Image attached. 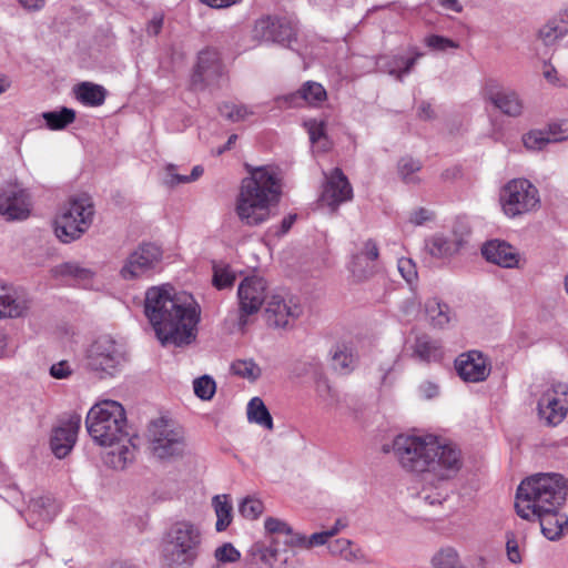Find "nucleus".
<instances>
[{
    "mask_svg": "<svg viewBox=\"0 0 568 568\" xmlns=\"http://www.w3.org/2000/svg\"><path fill=\"white\" fill-rule=\"evenodd\" d=\"M144 313L163 345H189L196 337L201 310L190 295L172 294L166 286L150 287Z\"/></svg>",
    "mask_w": 568,
    "mask_h": 568,
    "instance_id": "nucleus-1",
    "label": "nucleus"
},
{
    "mask_svg": "<svg viewBox=\"0 0 568 568\" xmlns=\"http://www.w3.org/2000/svg\"><path fill=\"white\" fill-rule=\"evenodd\" d=\"M392 447L399 466L414 475H432L438 480H447L462 467L460 450L430 434L397 435Z\"/></svg>",
    "mask_w": 568,
    "mask_h": 568,
    "instance_id": "nucleus-2",
    "label": "nucleus"
},
{
    "mask_svg": "<svg viewBox=\"0 0 568 568\" xmlns=\"http://www.w3.org/2000/svg\"><path fill=\"white\" fill-rule=\"evenodd\" d=\"M85 426L97 444L113 447L105 456V464L123 469L134 459L135 445L128 432L125 409L119 402L105 399L93 405Z\"/></svg>",
    "mask_w": 568,
    "mask_h": 568,
    "instance_id": "nucleus-3",
    "label": "nucleus"
},
{
    "mask_svg": "<svg viewBox=\"0 0 568 568\" xmlns=\"http://www.w3.org/2000/svg\"><path fill=\"white\" fill-rule=\"evenodd\" d=\"M280 195L281 183L275 171L256 168L242 180L235 212L243 224L260 225L268 220L270 206L278 202Z\"/></svg>",
    "mask_w": 568,
    "mask_h": 568,
    "instance_id": "nucleus-4",
    "label": "nucleus"
},
{
    "mask_svg": "<svg viewBox=\"0 0 568 568\" xmlns=\"http://www.w3.org/2000/svg\"><path fill=\"white\" fill-rule=\"evenodd\" d=\"M568 494L567 479L556 473L537 474L520 483L516 493L517 515L526 520H535L538 511L559 509Z\"/></svg>",
    "mask_w": 568,
    "mask_h": 568,
    "instance_id": "nucleus-5",
    "label": "nucleus"
},
{
    "mask_svg": "<svg viewBox=\"0 0 568 568\" xmlns=\"http://www.w3.org/2000/svg\"><path fill=\"white\" fill-rule=\"evenodd\" d=\"M202 545V531L190 520H179L170 526L162 539L161 559L168 568H191Z\"/></svg>",
    "mask_w": 568,
    "mask_h": 568,
    "instance_id": "nucleus-6",
    "label": "nucleus"
},
{
    "mask_svg": "<svg viewBox=\"0 0 568 568\" xmlns=\"http://www.w3.org/2000/svg\"><path fill=\"white\" fill-rule=\"evenodd\" d=\"M94 216L92 199L87 194L70 199L54 219V234L62 243L79 240L91 226Z\"/></svg>",
    "mask_w": 568,
    "mask_h": 568,
    "instance_id": "nucleus-7",
    "label": "nucleus"
},
{
    "mask_svg": "<svg viewBox=\"0 0 568 568\" xmlns=\"http://www.w3.org/2000/svg\"><path fill=\"white\" fill-rule=\"evenodd\" d=\"M264 528L273 538L271 546L258 549L260 559L270 568H280L287 560L286 550L281 551L280 542L282 541L286 547L293 548L294 545L303 544L304 535L295 532L286 521L274 517L265 519Z\"/></svg>",
    "mask_w": 568,
    "mask_h": 568,
    "instance_id": "nucleus-8",
    "label": "nucleus"
},
{
    "mask_svg": "<svg viewBox=\"0 0 568 568\" xmlns=\"http://www.w3.org/2000/svg\"><path fill=\"white\" fill-rule=\"evenodd\" d=\"M503 212L508 217H517L532 211L540 205L537 187L526 179L509 181L500 192Z\"/></svg>",
    "mask_w": 568,
    "mask_h": 568,
    "instance_id": "nucleus-9",
    "label": "nucleus"
},
{
    "mask_svg": "<svg viewBox=\"0 0 568 568\" xmlns=\"http://www.w3.org/2000/svg\"><path fill=\"white\" fill-rule=\"evenodd\" d=\"M125 362L123 346L109 335L97 338L87 352L89 369L100 374V377L114 376Z\"/></svg>",
    "mask_w": 568,
    "mask_h": 568,
    "instance_id": "nucleus-10",
    "label": "nucleus"
},
{
    "mask_svg": "<svg viewBox=\"0 0 568 568\" xmlns=\"http://www.w3.org/2000/svg\"><path fill=\"white\" fill-rule=\"evenodd\" d=\"M148 437L152 453L158 458H169L182 454L184 449L183 433L169 420L159 418L150 423Z\"/></svg>",
    "mask_w": 568,
    "mask_h": 568,
    "instance_id": "nucleus-11",
    "label": "nucleus"
},
{
    "mask_svg": "<svg viewBox=\"0 0 568 568\" xmlns=\"http://www.w3.org/2000/svg\"><path fill=\"white\" fill-rule=\"evenodd\" d=\"M224 74L225 69L219 52L213 49L202 50L191 77V87L195 91L219 88Z\"/></svg>",
    "mask_w": 568,
    "mask_h": 568,
    "instance_id": "nucleus-12",
    "label": "nucleus"
},
{
    "mask_svg": "<svg viewBox=\"0 0 568 568\" xmlns=\"http://www.w3.org/2000/svg\"><path fill=\"white\" fill-rule=\"evenodd\" d=\"M266 281L258 276L245 277L239 285V316L237 326L244 331L247 325V317L257 313L266 300Z\"/></svg>",
    "mask_w": 568,
    "mask_h": 568,
    "instance_id": "nucleus-13",
    "label": "nucleus"
},
{
    "mask_svg": "<svg viewBox=\"0 0 568 568\" xmlns=\"http://www.w3.org/2000/svg\"><path fill=\"white\" fill-rule=\"evenodd\" d=\"M162 250L153 243H143L125 260L120 274L124 280L149 276L160 264Z\"/></svg>",
    "mask_w": 568,
    "mask_h": 568,
    "instance_id": "nucleus-14",
    "label": "nucleus"
},
{
    "mask_svg": "<svg viewBox=\"0 0 568 568\" xmlns=\"http://www.w3.org/2000/svg\"><path fill=\"white\" fill-rule=\"evenodd\" d=\"M537 410L545 425H559L568 412V385L557 383L546 389L538 400Z\"/></svg>",
    "mask_w": 568,
    "mask_h": 568,
    "instance_id": "nucleus-15",
    "label": "nucleus"
},
{
    "mask_svg": "<svg viewBox=\"0 0 568 568\" xmlns=\"http://www.w3.org/2000/svg\"><path fill=\"white\" fill-rule=\"evenodd\" d=\"M303 308L297 297L290 294H273L266 302V321L271 326L284 328L294 323Z\"/></svg>",
    "mask_w": 568,
    "mask_h": 568,
    "instance_id": "nucleus-16",
    "label": "nucleus"
},
{
    "mask_svg": "<svg viewBox=\"0 0 568 568\" xmlns=\"http://www.w3.org/2000/svg\"><path fill=\"white\" fill-rule=\"evenodd\" d=\"M31 212L29 193L18 184H6L0 187V215L6 221L26 220Z\"/></svg>",
    "mask_w": 568,
    "mask_h": 568,
    "instance_id": "nucleus-17",
    "label": "nucleus"
},
{
    "mask_svg": "<svg viewBox=\"0 0 568 568\" xmlns=\"http://www.w3.org/2000/svg\"><path fill=\"white\" fill-rule=\"evenodd\" d=\"M81 426V416L72 413L52 429L50 447L58 458H64L73 448Z\"/></svg>",
    "mask_w": 568,
    "mask_h": 568,
    "instance_id": "nucleus-18",
    "label": "nucleus"
},
{
    "mask_svg": "<svg viewBox=\"0 0 568 568\" xmlns=\"http://www.w3.org/2000/svg\"><path fill=\"white\" fill-rule=\"evenodd\" d=\"M255 39L265 42L291 43L295 39L292 23L285 18L266 16L256 20L253 29Z\"/></svg>",
    "mask_w": 568,
    "mask_h": 568,
    "instance_id": "nucleus-19",
    "label": "nucleus"
},
{
    "mask_svg": "<svg viewBox=\"0 0 568 568\" xmlns=\"http://www.w3.org/2000/svg\"><path fill=\"white\" fill-rule=\"evenodd\" d=\"M455 368L465 382L479 383L490 374L488 359L477 351L460 354L455 361Z\"/></svg>",
    "mask_w": 568,
    "mask_h": 568,
    "instance_id": "nucleus-20",
    "label": "nucleus"
},
{
    "mask_svg": "<svg viewBox=\"0 0 568 568\" xmlns=\"http://www.w3.org/2000/svg\"><path fill=\"white\" fill-rule=\"evenodd\" d=\"M353 197V187L338 168L334 169L328 176L322 193V201L327 204L332 210H336L342 203H345Z\"/></svg>",
    "mask_w": 568,
    "mask_h": 568,
    "instance_id": "nucleus-21",
    "label": "nucleus"
},
{
    "mask_svg": "<svg viewBox=\"0 0 568 568\" xmlns=\"http://www.w3.org/2000/svg\"><path fill=\"white\" fill-rule=\"evenodd\" d=\"M465 243V237L456 232L449 234L439 233L426 241V248L432 256L445 260L459 253Z\"/></svg>",
    "mask_w": 568,
    "mask_h": 568,
    "instance_id": "nucleus-22",
    "label": "nucleus"
},
{
    "mask_svg": "<svg viewBox=\"0 0 568 568\" xmlns=\"http://www.w3.org/2000/svg\"><path fill=\"white\" fill-rule=\"evenodd\" d=\"M483 256L498 266L511 268L518 266L519 254L509 243L500 240H491L481 247Z\"/></svg>",
    "mask_w": 568,
    "mask_h": 568,
    "instance_id": "nucleus-23",
    "label": "nucleus"
},
{
    "mask_svg": "<svg viewBox=\"0 0 568 568\" xmlns=\"http://www.w3.org/2000/svg\"><path fill=\"white\" fill-rule=\"evenodd\" d=\"M326 98V90L321 83L306 81L296 92L290 93L281 100L290 108H298L304 104L316 106Z\"/></svg>",
    "mask_w": 568,
    "mask_h": 568,
    "instance_id": "nucleus-24",
    "label": "nucleus"
},
{
    "mask_svg": "<svg viewBox=\"0 0 568 568\" xmlns=\"http://www.w3.org/2000/svg\"><path fill=\"white\" fill-rule=\"evenodd\" d=\"M568 34V8L560 10L538 30V39L545 45H552Z\"/></svg>",
    "mask_w": 568,
    "mask_h": 568,
    "instance_id": "nucleus-25",
    "label": "nucleus"
},
{
    "mask_svg": "<svg viewBox=\"0 0 568 568\" xmlns=\"http://www.w3.org/2000/svg\"><path fill=\"white\" fill-rule=\"evenodd\" d=\"M535 519L539 520L541 532L549 540L561 538L568 528V516L559 509L538 511Z\"/></svg>",
    "mask_w": 568,
    "mask_h": 568,
    "instance_id": "nucleus-26",
    "label": "nucleus"
},
{
    "mask_svg": "<svg viewBox=\"0 0 568 568\" xmlns=\"http://www.w3.org/2000/svg\"><path fill=\"white\" fill-rule=\"evenodd\" d=\"M487 99L504 114L508 116L517 118L521 115L524 110V103L517 92L503 89L494 91L489 89L487 91Z\"/></svg>",
    "mask_w": 568,
    "mask_h": 568,
    "instance_id": "nucleus-27",
    "label": "nucleus"
},
{
    "mask_svg": "<svg viewBox=\"0 0 568 568\" xmlns=\"http://www.w3.org/2000/svg\"><path fill=\"white\" fill-rule=\"evenodd\" d=\"M412 349L415 359L427 364L439 362L444 357L442 343L425 334L415 338Z\"/></svg>",
    "mask_w": 568,
    "mask_h": 568,
    "instance_id": "nucleus-28",
    "label": "nucleus"
},
{
    "mask_svg": "<svg viewBox=\"0 0 568 568\" xmlns=\"http://www.w3.org/2000/svg\"><path fill=\"white\" fill-rule=\"evenodd\" d=\"M419 57H422V53H416L410 58L399 54L382 57L378 59L377 65L382 71L396 77L399 81H403V78L412 71Z\"/></svg>",
    "mask_w": 568,
    "mask_h": 568,
    "instance_id": "nucleus-29",
    "label": "nucleus"
},
{
    "mask_svg": "<svg viewBox=\"0 0 568 568\" xmlns=\"http://www.w3.org/2000/svg\"><path fill=\"white\" fill-rule=\"evenodd\" d=\"M425 314L429 324L437 328L446 327L455 316L450 307L437 298H429L425 303Z\"/></svg>",
    "mask_w": 568,
    "mask_h": 568,
    "instance_id": "nucleus-30",
    "label": "nucleus"
},
{
    "mask_svg": "<svg viewBox=\"0 0 568 568\" xmlns=\"http://www.w3.org/2000/svg\"><path fill=\"white\" fill-rule=\"evenodd\" d=\"M77 99L84 105L99 106L104 103L106 90L91 82H82L74 89Z\"/></svg>",
    "mask_w": 568,
    "mask_h": 568,
    "instance_id": "nucleus-31",
    "label": "nucleus"
},
{
    "mask_svg": "<svg viewBox=\"0 0 568 568\" xmlns=\"http://www.w3.org/2000/svg\"><path fill=\"white\" fill-rule=\"evenodd\" d=\"M26 310L23 300L18 298L9 288L0 286V318L19 317Z\"/></svg>",
    "mask_w": 568,
    "mask_h": 568,
    "instance_id": "nucleus-32",
    "label": "nucleus"
},
{
    "mask_svg": "<svg viewBox=\"0 0 568 568\" xmlns=\"http://www.w3.org/2000/svg\"><path fill=\"white\" fill-rule=\"evenodd\" d=\"M247 419L266 429H273V418L266 408L264 402L260 397H253L246 408Z\"/></svg>",
    "mask_w": 568,
    "mask_h": 568,
    "instance_id": "nucleus-33",
    "label": "nucleus"
},
{
    "mask_svg": "<svg viewBox=\"0 0 568 568\" xmlns=\"http://www.w3.org/2000/svg\"><path fill=\"white\" fill-rule=\"evenodd\" d=\"M48 129L52 131L63 130L75 120V112L69 108H61L59 111L42 113Z\"/></svg>",
    "mask_w": 568,
    "mask_h": 568,
    "instance_id": "nucleus-34",
    "label": "nucleus"
},
{
    "mask_svg": "<svg viewBox=\"0 0 568 568\" xmlns=\"http://www.w3.org/2000/svg\"><path fill=\"white\" fill-rule=\"evenodd\" d=\"M59 513V507L54 499L49 496H42L33 499L29 506V514L37 515L42 521H51Z\"/></svg>",
    "mask_w": 568,
    "mask_h": 568,
    "instance_id": "nucleus-35",
    "label": "nucleus"
},
{
    "mask_svg": "<svg viewBox=\"0 0 568 568\" xmlns=\"http://www.w3.org/2000/svg\"><path fill=\"white\" fill-rule=\"evenodd\" d=\"M212 504L216 515L215 528L217 531H223L232 521V504L229 501L226 495L213 497Z\"/></svg>",
    "mask_w": 568,
    "mask_h": 568,
    "instance_id": "nucleus-36",
    "label": "nucleus"
},
{
    "mask_svg": "<svg viewBox=\"0 0 568 568\" xmlns=\"http://www.w3.org/2000/svg\"><path fill=\"white\" fill-rule=\"evenodd\" d=\"M378 256L379 250L377 243L372 239L364 241L358 252L353 255V271L362 267L364 262H366L367 265L368 263L375 262Z\"/></svg>",
    "mask_w": 568,
    "mask_h": 568,
    "instance_id": "nucleus-37",
    "label": "nucleus"
},
{
    "mask_svg": "<svg viewBox=\"0 0 568 568\" xmlns=\"http://www.w3.org/2000/svg\"><path fill=\"white\" fill-rule=\"evenodd\" d=\"M422 169V162L412 156H403L397 164V171L400 179L407 184H416L419 182L417 173Z\"/></svg>",
    "mask_w": 568,
    "mask_h": 568,
    "instance_id": "nucleus-38",
    "label": "nucleus"
},
{
    "mask_svg": "<svg viewBox=\"0 0 568 568\" xmlns=\"http://www.w3.org/2000/svg\"><path fill=\"white\" fill-rule=\"evenodd\" d=\"M523 142L529 150H542L548 143L560 142V138L547 133V130H531L524 135Z\"/></svg>",
    "mask_w": 568,
    "mask_h": 568,
    "instance_id": "nucleus-39",
    "label": "nucleus"
},
{
    "mask_svg": "<svg viewBox=\"0 0 568 568\" xmlns=\"http://www.w3.org/2000/svg\"><path fill=\"white\" fill-rule=\"evenodd\" d=\"M432 564L434 568H462L460 558L458 551L454 547H444L438 550L433 559Z\"/></svg>",
    "mask_w": 568,
    "mask_h": 568,
    "instance_id": "nucleus-40",
    "label": "nucleus"
},
{
    "mask_svg": "<svg viewBox=\"0 0 568 568\" xmlns=\"http://www.w3.org/2000/svg\"><path fill=\"white\" fill-rule=\"evenodd\" d=\"M356 361V356L352 348L347 346H337L332 355V365L334 369L341 373L349 372Z\"/></svg>",
    "mask_w": 568,
    "mask_h": 568,
    "instance_id": "nucleus-41",
    "label": "nucleus"
},
{
    "mask_svg": "<svg viewBox=\"0 0 568 568\" xmlns=\"http://www.w3.org/2000/svg\"><path fill=\"white\" fill-rule=\"evenodd\" d=\"M219 112L222 116L232 122L243 121L247 116L254 114V110L252 108L234 102L222 103L219 106Z\"/></svg>",
    "mask_w": 568,
    "mask_h": 568,
    "instance_id": "nucleus-42",
    "label": "nucleus"
},
{
    "mask_svg": "<svg viewBox=\"0 0 568 568\" xmlns=\"http://www.w3.org/2000/svg\"><path fill=\"white\" fill-rule=\"evenodd\" d=\"M231 371L234 375L256 381L261 376V368L253 359H237L232 363Z\"/></svg>",
    "mask_w": 568,
    "mask_h": 568,
    "instance_id": "nucleus-43",
    "label": "nucleus"
},
{
    "mask_svg": "<svg viewBox=\"0 0 568 568\" xmlns=\"http://www.w3.org/2000/svg\"><path fill=\"white\" fill-rule=\"evenodd\" d=\"M176 166L173 164H169L166 166V175L169 178L168 183L172 186L181 184V183H190L196 181L204 172L201 165H195L190 175H180L175 173Z\"/></svg>",
    "mask_w": 568,
    "mask_h": 568,
    "instance_id": "nucleus-44",
    "label": "nucleus"
},
{
    "mask_svg": "<svg viewBox=\"0 0 568 568\" xmlns=\"http://www.w3.org/2000/svg\"><path fill=\"white\" fill-rule=\"evenodd\" d=\"M193 388L199 398L209 400L215 394L216 385L211 376L204 375L194 379Z\"/></svg>",
    "mask_w": 568,
    "mask_h": 568,
    "instance_id": "nucleus-45",
    "label": "nucleus"
},
{
    "mask_svg": "<svg viewBox=\"0 0 568 568\" xmlns=\"http://www.w3.org/2000/svg\"><path fill=\"white\" fill-rule=\"evenodd\" d=\"M214 558L221 565L234 564L240 560L241 552L231 542H225L215 549Z\"/></svg>",
    "mask_w": 568,
    "mask_h": 568,
    "instance_id": "nucleus-46",
    "label": "nucleus"
},
{
    "mask_svg": "<svg viewBox=\"0 0 568 568\" xmlns=\"http://www.w3.org/2000/svg\"><path fill=\"white\" fill-rule=\"evenodd\" d=\"M337 532H338V528L333 527L328 530L314 532L310 536L308 539L304 536L303 544L294 545L293 548H307L308 549L314 546L325 545V544H327L328 539L332 538L333 536H335Z\"/></svg>",
    "mask_w": 568,
    "mask_h": 568,
    "instance_id": "nucleus-47",
    "label": "nucleus"
},
{
    "mask_svg": "<svg viewBox=\"0 0 568 568\" xmlns=\"http://www.w3.org/2000/svg\"><path fill=\"white\" fill-rule=\"evenodd\" d=\"M241 515L248 519H256L264 511L263 503L253 497H246L239 506Z\"/></svg>",
    "mask_w": 568,
    "mask_h": 568,
    "instance_id": "nucleus-48",
    "label": "nucleus"
},
{
    "mask_svg": "<svg viewBox=\"0 0 568 568\" xmlns=\"http://www.w3.org/2000/svg\"><path fill=\"white\" fill-rule=\"evenodd\" d=\"M234 281L235 275L229 266H214L213 284L216 288L230 287Z\"/></svg>",
    "mask_w": 568,
    "mask_h": 568,
    "instance_id": "nucleus-49",
    "label": "nucleus"
},
{
    "mask_svg": "<svg viewBox=\"0 0 568 568\" xmlns=\"http://www.w3.org/2000/svg\"><path fill=\"white\" fill-rule=\"evenodd\" d=\"M55 273L60 275L73 276L80 280H87L91 276V272L87 268L80 267L75 263H63L55 268Z\"/></svg>",
    "mask_w": 568,
    "mask_h": 568,
    "instance_id": "nucleus-50",
    "label": "nucleus"
},
{
    "mask_svg": "<svg viewBox=\"0 0 568 568\" xmlns=\"http://www.w3.org/2000/svg\"><path fill=\"white\" fill-rule=\"evenodd\" d=\"M351 545V540L346 538H339L328 544V550L332 555H339L345 559L351 560L353 558Z\"/></svg>",
    "mask_w": 568,
    "mask_h": 568,
    "instance_id": "nucleus-51",
    "label": "nucleus"
},
{
    "mask_svg": "<svg viewBox=\"0 0 568 568\" xmlns=\"http://www.w3.org/2000/svg\"><path fill=\"white\" fill-rule=\"evenodd\" d=\"M426 45L437 51H445L447 49H455L458 47V44L453 40L437 34L427 37Z\"/></svg>",
    "mask_w": 568,
    "mask_h": 568,
    "instance_id": "nucleus-52",
    "label": "nucleus"
},
{
    "mask_svg": "<svg viewBox=\"0 0 568 568\" xmlns=\"http://www.w3.org/2000/svg\"><path fill=\"white\" fill-rule=\"evenodd\" d=\"M73 367L68 361H60L51 365L49 373L52 378L67 379L73 374Z\"/></svg>",
    "mask_w": 568,
    "mask_h": 568,
    "instance_id": "nucleus-53",
    "label": "nucleus"
},
{
    "mask_svg": "<svg viewBox=\"0 0 568 568\" xmlns=\"http://www.w3.org/2000/svg\"><path fill=\"white\" fill-rule=\"evenodd\" d=\"M397 267L400 275L405 278L407 283H413L417 277L416 265L410 258H399L397 262Z\"/></svg>",
    "mask_w": 568,
    "mask_h": 568,
    "instance_id": "nucleus-54",
    "label": "nucleus"
},
{
    "mask_svg": "<svg viewBox=\"0 0 568 568\" xmlns=\"http://www.w3.org/2000/svg\"><path fill=\"white\" fill-rule=\"evenodd\" d=\"M305 125L307 128L310 140L312 143L320 141V139L324 136V124L322 122L311 120L307 121Z\"/></svg>",
    "mask_w": 568,
    "mask_h": 568,
    "instance_id": "nucleus-55",
    "label": "nucleus"
},
{
    "mask_svg": "<svg viewBox=\"0 0 568 568\" xmlns=\"http://www.w3.org/2000/svg\"><path fill=\"white\" fill-rule=\"evenodd\" d=\"M546 130L547 133H551V135H557V138H560V141L568 139V121L551 123Z\"/></svg>",
    "mask_w": 568,
    "mask_h": 568,
    "instance_id": "nucleus-56",
    "label": "nucleus"
},
{
    "mask_svg": "<svg viewBox=\"0 0 568 568\" xmlns=\"http://www.w3.org/2000/svg\"><path fill=\"white\" fill-rule=\"evenodd\" d=\"M418 392L423 398L432 399L439 393L438 386L433 382H424L419 385Z\"/></svg>",
    "mask_w": 568,
    "mask_h": 568,
    "instance_id": "nucleus-57",
    "label": "nucleus"
},
{
    "mask_svg": "<svg viewBox=\"0 0 568 568\" xmlns=\"http://www.w3.org/2000/svg\"><path fill=\"white\" fill-rule=\"evenodd\" d=\"M506 548H507L508 559L511 562L518 564L521 561V556L519 554L518 544L514 538H508Z\"/></svg>",
    "mask_w": 568,
    "mask_h": 568,
    "instance_id": "nucleus-58",
    "label": "nucleus"
},
{
    "mask_svg": "<svg viewBox=\"0 0 568 568\" xmlns=\"http://www.w3.org/2000/svg\"><path fill=\"white\" fill-rule=\"evenodd\" d=\"M433 214L426 209H418L410 214L409 221L415 225H422L424 222L432 220Z\"/></svg>",
    "mask_w": 568,
    "mask_h": 568,
    "instance_id": "nucleus-59",
    "label": "nucleus"
},
{
    "mask_svg": "<svg viewBox=\"0 0 568 568\" xmlns=\"http://www.w3.org/2000/svg\"><path fill=\"white\" fill-rule=\"evenodd\" d=\"M201 1L212 8L222 9V8H229L231 6H234V4L239 3L241 0H201Z\"/></svg>",
    "mask_w": 568,
    "mask_h": 568,
    "instance_id": "nucleus-60",
    "label": "nucleus"
},
{
    "mask_svg": "<svg viewBox=\"0 0 568 568\" xmlns=\"http://www.w3.org/2000/svg\"><path fill=\"white\" fill-rule=\"evenodd\" d=\"M18 2L27 10L39 11L41 10L45 1L44 0H18Z\"/></svg>",
    "mask_w": 568,
    "mask_h": 568,
    "instance_id": "nucleus-61",
    "label": "nucleus"
},
{
    "mask_svg": "<svg viewBox=\"0 0 568 568\" xmlns=\"http://www.w3.org/2000/svg\"><path fill=\"white\" fill-rule=\"evenodd\" d=\"M439 4L449 11L460 13L463 11V6L459 0H438Z\"/></svg>",
    "mask_w": 568,
    "mask_h": 568,
    "instance_id": "nucleus-62",
    "label": "nucleus"
},
{
    "mask_svg": "<svg viewBox=\"0 0 568 568\" xmlns=\"http://www.w3.org/2000/svg\"><path fill=\"white\" fill-rule=\"evenodd\" d=\"M296 220V215H288L283 219L281 222L280 231L276 232L277 235H283L290 231L292 225L294 224Z\"/></svg>",
    "mask_w": 568,
    "mask_h": 568,
    "instance_id": "nucleus-63",
    "label": "nucleus"
},
{
    "mask_svg": "<svg viewBox=\"0 0 568 568\" xmlns=\"http://www.w3.org/2000/svg\"><path fill=\"white\" fill-rule=\"evenodd\" d=\"M418 116L427 120L433 118V109L429 103L423 102L418 108Z\"/></svg>",
    "mask_w": 568,
    "mask_h": 568,
    "instance_id": "nucleus-64",
    "label": "nucleus"
}]
</instances>
